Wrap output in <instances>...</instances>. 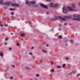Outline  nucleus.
<instances>
[{"label": "nucleus", "mask_w": 80, "mask_h": 80, "mask_svg": "<svg viewBox=\"0 0 80 80\" xmlns=\"http://www.w3.org/2000/svg\"><path fill=\"white\" fill-rule=\"evenodd\" d=\"M71 17L70 16H64L63 18H62L61 17H56L55 18H53L52 19V21H54L56 20H63V21H66L67 20V18H70Z\"/></svg>", "instance_id": "obj_1"}, {"label": "nucleus", "mask_w": 80, "mask_h": 80, "mask_svg": "<svg viewBox=\"0 0 80 80\" xmlns=\"http://www.w3.org/2000/svg\"><path fill=\"white\" fill-rule=\"evenodd\" d=\"M62 11L64 13H68V8L66 7H63Z\"/></svg>", "instance_id": "obj_2"}, {"label": "nucleus", "mask_w": 80, "mask_h": 80, "mask_svg": "<svg viewBox=\"0 0 80 80\" xmlns=\"http://www.w3.org/2000/svg\"><path fill=\"white\" fill-rule=\"evenodd\" d=\"M30 4L31 5H35V6H33L34 7H38V5H36V2L34 1H33L31 2H30Z\"/></svg>", "instance_id": "obj_3"}, {"label": "nucleus", "mask_w": 80, "mask_h": 80, "mask_svg": "<svg viewBox=\"0 0 80 80\" xmlns=\"http://www.w3.org/2000/svg\"><path fill=\"white\" fill-rule=\"evenodd\" d=\"M67 8L68 11H73L75 10V9L72 8V7L69 6V7H68Z\"/></svg>", "instance_id": "obj_4"}, {"label": "nucleus", "mask_w": 80, "mask_h": 80, "mask_svg": "<svg viewBox=\"0 0 80 80\" xmlns=\"http://www.w3.org/2000/svg\"><path fill=\"white\" fill-rule=\"evenodd\" d=\"M11 6H12L13 7H20V5H19V4L16 3H12L11 4Z\"/></svg>", "instance_id": "obj_5"}, {"label": "nucleus", "mask_w": 80, "mask_h": 80, "mask_svg": "<svg viewBox=\"0 0 80 80\" xmlns=\"http://www.w3.org/2000/svg\"><path fill=\"white\" fill-rule=\"evenodd\" d=\"M72 20H80V15H78V18H72Z\"/></svg>", "instance_id": "obj_6"}, {"label": "nucleus", "mask_w": 80, "mask_h": 80, "mask_svg": "<svg viewBox=\"0 0 80 80\" xmlns=\"http://www.w3.org/2000/svg\"><path fill=\"white\" fill-rule=\"evenodd\" d=\"M41 6L42 7H43V8H48V6H45L43 4H41Z\"/></svg>", "instance_id": "obj_7"}, {"label": "nucleus", "mask_w": 80, "mask_h": 80, "mask_svg": "<svg viewBox=\"0 0 80 80\" xmlns=\"http://www.w3.org/2000/svg\"><path fill=\"white\" fill-rule=\"evenodd\" d=\"M49 7H53V3L50 2L49 4Z\"/></svg>", "instance_id": "obj_8"}, {"label": "nucleus", "mask_w": 80, "mask_h": 80, "mask_svg": "<svg viewBox=\"0 0 80 80\" xmlns=\"http://www.w3.org/2000/svg\"><path fill=\"white\" fill-rule=\"evenodd\" d=\"M12 3L11 2H8L5 3V4L6 5H10Z\"/></svg>", "instance_id": "obj_9"}, {"label": "nucleus", "mask_w": 80, "mask_h": 80, "mask_svg": "<svg viewBox=\"0 0 80 80\" xmlns=\"http://www.w3.org/2000/svg\"><path fill=\"white\" fill-rule=\"evenodd\" d=\"M26 5H28V6H30V3L28 1H26L25 2Z\"/></svg>", "instance_id": "obj_10"}, {"label": "nucleus", "mask_w": 80, "mask_h": 80, "mask_svg": "<svg viewBox=\"0 0 80 80\" xmlns=\"http://www.w3.org/2000/svg\"><path fill=\"white\" fill-rule=\"evenodd\" d=\"M25 68L26 69V70H31L30 68H29L27 66H26L25 67Z\"/></svg>", "instance_id": "obj_11"}, {"label": "nucleus", "mask_w": 80, "mask_h": 80, "mask_svg": "<svg viewBox=\"0 0 80 80\" xmlns=\"http://www.w3.org/2000/svg\"><path fill=\"white\" fill-rule=\"evenodd\" d=\"M0 4H2V5H3L4 4L3 0H0Z\"/></svg>", "instance_id": "obj_12"}, {"label": "nucleus", "mask_w": 80, "mask_h": 80, "mask_svg": "<svg viewBox=\"0 0 80 80\" xmlns=\"http://www.w3.org/2000/svg\"><path fill=\"white\" fill-rule=\"evenodd\" d=\"M71 6L72 8H75L76 5L75 4H72L71 5Z\"/></svg>", "instance_id": "obj_13"}, {"label": "nucleus", "mask_w": 80, "mask_h": 80, "mask_svg": "<svg viewBox=\"0 0 80 80\" xmlns=\"http://www.w3.org/2000/svg\"><path fill=\"white\" fill-rule=\"evenodd\" d=\"M72 17L74 18H78V16L77 14H73Z\"/></svg>", "instance_id": "obj_14"}, {"label": "nucleus", "mask_w": 80, "mask_h": 80, "mask_svg": "<svg viewBox=\"0 0 80 80\" xmlns=\"http://www.w3.org/2000/svg\"><path fill=\"white\" fill-rule=\"evenodd\" d=\"M58 5L57 4H55L54 5H53V7L56 8L57 7H58Z\"/></svg>", "instance_id": "obj_15"}, {"label": "nucleus", "mask_w": 80, "mask_h": 80, "mask_svg": "<svg viewBox=\"0 0 80 80\" xmlns=\"http://www.w3.org/2000/svg\"><path fill=\"white\" fill-rule=\"evenodd\" d=\"M21 36L22 37H24L25 36V33H22L21 34Z\"/></svg>", "instance_id": "obj_16"}, {"label": "nucleus", "mask_w": 80, "mask_h": 80, "mask_svg": "<svg viewBox=\"0 0 80 80\" xmlns=\"http://www.w3.org/2000/svg\"><path fill=\"white\" fill-rule=\"evenodd\" d=\"M58 38H59V39H62V36L61 35L59 36H58Z\"/></svg>", "instance_id": "obj_17"}, {"label": "nucleus", "mask_w": 80, "mask_h": 80, "mask_svg": "<svg viewBox=\"0 0 80 80\" xmlns=\"http://www.w3.org/2000/svg\"><path fill=\"white\" fill-rule=\"evenodd\" d=\"M42 52H44V53H47V51H46L43 49H42Z\"/></svg>", "instance_id": "obj_18"}, {"label": "nucleus", "mask_w": 80, "mask_h": 80, "mask_svg": "<svg viewBox=\"0 0 80 80\" xmlns=\"http://www.w3.org/2000/svg\"><path fill=\"white\" fill-rule=\"evenodd\" d=\"M10 10H12V11H14L15 10V8H11L10 9Z\"/></svg>", "instance_id": "obj_19"}, {"label": "nucleus", "mask_w": 80, "mask_h": 80, "mask_svg": "<svg viewBox=\"0 0 80 80\" xmlns=\"http://www.w3.org/2000/svg\"><path fill=\"white\" fill-rule=\"evenodd\" d=\"M46 2H52V0H46Z\"/></svg>", "instance_id": "obj_20"}, {"label": "nucleus", "mask_w": 80, "mask_h": 80, "mask_svg": "<svg viewBox=\"0 0 80 80\" xmlns=\"http://www.w3.org/2000/svg\"><path fill=\"white\" fill-rule=\"evenodd\" d=\"M0 56L2 57H3V53H0Z\"/></svg>", "instance_id": "obj_21"}, {"label": "nucleus", "mask_w": 80, "mask_h": 80, "mask_svg": "<svg viewBox=\"0 0 80 80\" xmlns=\"http://www.w3.org/2000/svg\"><path fill=\"white\" fill-rule=\"evenodd\" d=\"M51 72H54V70L53 69H52L51 70Z\"/></svg>", "instance_id": "obj_22"}, {"label": "nucleus", "mask_w": 80, "mask_h": 80, "mask_svg": "<svg viewBox=\"0 0 80 80\" xmlns=\"http://www.w3.org/2000/svg\"><path fill=\"white\" fill-rule=\"evenodd\" d=\"M29 55H32L33 53L32 52H29Z\"/></svg>", "instance_id": "obj_23"}, {"label": "nucleus", "mask_w": 80, "mask_h": 80, "mask_svg": "<svg viewBox=\"0 0 80 80\" xmlns=\"http://www.w3.org/2000/svg\"><path fill=\"white\" fill-rule=\"evenodd\" d=\"M50 62L51 63V65L53 64V62L52 61H50Z\"/></svg>", "instance_id": "obj_24"}, {"label": "nucleus", "mask_w": 80, "mask_h": 80, "mask_svg": "<svg viewBox=\"0 0 80 80\" xmlns=\"http://www.w3.org/2000/svg\"><path fill=\"white\" fill-rule=\"evenodd\" d=\"M7 43H8L7 42H5L4 43L5 45H7Z\"/></svg>", "instance_id": "obj_25"}, {"label": "nucleus", "mask_w": 80, "mask_h": 80, "mask_svg": "<svg viewBox=\"0 0 80 80\" xmlns=\"http://www.w3.org/2000/svg\"><path fill=\"white\" fill-rule=\"evenodd\" d=\"M72 72H70L69 74V75H72Z\"/></svg>", "instance_id": "obj_26"}, {"label": "nucleus", "mask_w": 80, "mask_h": 80, "mask_svg": "<svg viewBox=\"0 0 80 80\" xmlns=\"http://www.w3.org/2000/svg\"><path fill=\"white\" fill-rule=\"evenodd\" d=\"M11 15H14V12H12Z\"/></svg>", "instance_id": "obj_27"}, {"label": "nucleus", "mask_w": 80, "mask_h": 80, "mask_svg": "<svg viewBox=\"0 0 80 80\" xmlns=\"http://www.w3.org/2000/svg\"><path fill=\"white\" fill-rule=\"evenodd\" d=\"M79 76H80V74H78L77 75V77H78Z\"/></svg>", "instance_id": "obj_28"}, {"label": "nucleus", "mask_w": 80, "mask_h": 80, "mask_svg": "<svg viewBox=\"0 0 80 80\" xmlns=\"http://www.w3.org/2000/svg\"><path fill=\"white\" fill-rule=\"evenodd\" d=\"M65 65H66V64H63L62 66L63 67H65Z\"/></svg>", "instance_id": "obj_29"}, {"label": "nucleus", "mask_w": 80, "mask_h": 80, "mask_svg": "<svg viewBox=\"0 0 80 80\" xmlns=\"http://www.w3.org/2000/svg\"><path fill=\"white\" fill-rule=\"evenodd\" d=\"M10 80H12L13 79V77H10Z\"/></svg>", "instance_id": "obj_30"}, {"label": "nucleus", "mask_w": 80, "mask_h": 80, "mask_svg": "<svg viewBox=\"0 0 80 80\" xmlns=\"http://www.w3.org/2000/svg\"><path fill=\"white\" fill-rule=\"evenodd\" d=\"M5 40H8V38H6L5 39Z\"/></svg>", "instance_id": "obj_31"}, {"label": "nucleus", "mask_w": 80, "mask_h": 80, "mask_svg": "<svg viewBox=\"0 0 80 80\" xmlns=\"http://www.w3.org/2000/svg\"><path fill=\"white\" fill-rule=\"evenodd\" d=\"M57 68H61V66H58L57 67Z\"/></svg>", "instance_id": "obj_32"}, {"label": "nucleus", "mask_w": 80, "mask_h": 80, "mask_svg": "<svg viewBox=\"0 0 80 80\" xmlns=\"http://www.w3.org/2000/svg\"><path fill=\"white\" fill-rule=\"evenodd\" d=\"M66 60H68V58H66Z\"/></svg>", "instance_id": "obj_33"}, {"label": "nucleus", "mask_w": 80, "mask_h": 80, "mask_svg": "<svg viewBox=\"0 0 80 80\" xmlns=\"http://www.w3.org/2000/svg\"><path fill=\"white\" fill-rule=\"evenodd\" d=\"M36 77H39V74H36Z\"/></svg>", "instance_id": "obj_34"}, {"label": "nucleus", "mask_w": 80, "mask_h": 80, "mask_svg": "<svg viewBox=\"0 0 80 80\" xmlns=\"http://www.w3.org/2000/svg\"><path fill=\"white\" fill-rule=\"evenodd\" d=\"M17 46H18L19 45V43H17V44H16Z\"/></svg>", "instance_id": "obj_35"}, {"label": "nucleus", "mask_w": 80, "mask_h": 80, "mask_svg": "<svg viewBox=\"0 0 80 80\" xmlns=\"http://www.w3.org/2000/svg\"><path fill=\"white\" fill-rule=\"evenodd\" d=\"M29 24H32V22H29Z\"/></svg>", "instance_id": "obj_36"}, {"label": "nucleus", "mask_w": 80, "mask_h": 80, "mask_svg": "<svg viewBox=\"0 0 80 80\" xmlns=\"http://www.w3.org/2000/svg\"><path fill=\"white\" fill-rule=\"evenodd\" d=\"M71 43H73V40H71Z\"/></svg>", "instance_id": "obj_37"}, {"label": "nucleus", "mask_w": 80, "mask_h": 80, "mask_svg": "<svg viewBox=\"0 0 80 80\" xmlns=\"http://www.w3.org/2000/svg\"><path fill=\"white\" fill-rule=\"evenodd\" d=\"M33 48H34V47H32L31 48L32 49H33Z\"/></svg>", "instance_id": "obj_38"}, {"label": "nucleus", "mask_w": 80, "mask_h": 80, "mask_svg": "<svg viewBox=\"0 0 80 80\" xmlns=\"http://www.w3.org/2000/svg\"><path fill=\"white\" fill-rule=\"evenodd\" d=\"M1 26L2 27H3V24H1Z\"/></svg>", "instance_id": "obj_39"}, {"label": "nucleus", "mask_w": 80, "mask_h": 80, "mask_svg": "<svg viewBox=\"0 0 80 80\" xmlns=\"http://www.w3.org/2000/svg\"><path fill=\"white\" fill-rule=\"evenodd\" d=\"M72 72V73H75V72Z\"/></svg>", "instance_id": "obj_40"}, {"label": "nucleus", "mask_w": 80, "mask_h": 80, "mask_svg": "<svg viewBox=\"0 0 80 80\" xmlns=\"http://www.w3.org/2000/svg\"><path fill=\"white\" fill-rule=\"evenodd\" d=\"M67 25V23H65V25Z\"/></svg>", "instance_id": "obj_41"}, {"label": "nucleus", "mask_w": 80, "mask_h": 80, "mask_svg": "<svg viewBox=\"0 0 80 80\" xmlns=\"http://www.w3.org/2000/svg\"><path fill=\"white\" fill-rule=\"evenodd\" d=\"M46 46H47V47H48V46H49V45H48V44H47L46 45Z\"/></svg>", "instance_id": "obj_42"}, {"label": "nucleus", "mask_w": 80, "mask_h": 80, "mask_svg": "<svg viewBox=\"0 0 80 80\" xmlns=\"http://www.w3.org/2000/svg\"><path fill=\"white\" fill-rule=\"evenodd\" d=\"M9 50H12V48H9Z\"/></svg>", "instance_id": "obj_43"}, {"label": "nucleus", "mask_w": 80, "mask_h": 80, "mask_svg": "<svg viewBox=\"0 0 80 80\" xmlns=\"http://www.w3.org/2000/svg\"><path fill=\"white\" fill-rule=\"evenodd\" d=\"M13 68H15V65H13Z\"/></svg>", "instance_id": "obj_44"}, {"label": "nucleus", "mask_w": 80, "mask_h": 80, "mask_svg": "<svg viewBox=\"0 0 80 80\" xmlns=\"http://www.w3.org/2000/svg\"><path fill=\"white\" fill-rule=\"evenodd\" d=\"M3 15H5V13H3Z\"/></svg>", "instance_id": "obj_45"}, {"label": "nucleus", "mask_w": 80, "mask_h": 80, "mask_svg": "<svg viewBox=\"0 0 80 80\" xmlns=\"http://www.w3.org/2000/svg\"><path fill=\"white\" fill-rule=\"evenodd\" d=\"M11 35H13V33H11Z\"/></svg>", "instance_id": "obj_46"}, {"label": "nucleus", "mask_w": 80, "mask_h": 80, "mask_svg": "<svg viewBox=\"0 0 80 80\" xmlns=\"http://www.w3.org/2000/svg\"><path fill=\"white\" fill-rule=\"evenodd\" d=\"M40 62H41V63H42V61L41 60H40Z\"/></svg>", "instance_id": "obj_47"}, {"label": "nucleus", "mask_w": 80, "mask_h": 80, "mask_svg": "<svg viewBox=\"0 0 80 80\" xmlns=\"http://www.w3.org/2000/svg\"><path fill=\"white\" fill-rule=\"evenodd\" d=\"M47 14H48L49 13V12H47Z\"/></svg>", "instance_id": "obj_48"}, {"label": "nucleus", "mask_w": 80, "mask_h": 80, "mask_svg": "<svg viewBox=\"0 0 80 80\" xmlns=\"http://www.w3.org/2000/svg\"><path fill=\"white\" fill-rule=\"evenodd\" d=\"M5 26V27L7 26V24H6Z\"/></svg>", "instance_id": "obj_49"}, {"label": "nucleus", "mask_w": 80, "mask_h": 80, "mask_svg": "<svg viewBox=\"0 0 80 80\" xmlns=\"http://www.w3.org/2000/svg\"><path fill=\"white\" fill-rule=\"evenodd\" d=\"M59 25L60 26H61V24H59Z\"/></svg>", "instance_id": "obj_50"}, {"label": "nucleus", "mask_w": 80, "mask_h": 80, "mask_svg": "<svg viewBox=\"0 0 80 80\" xmlns=\"http://www.w3.org/2000/svg\"><path fill=\"white\" fill-rule=\"evenodd\" d=\"M44 43H45V42H43V44Z\"/></svg>", "instance_id": "obj_51"}, {"label": "nucleus", "mask_w": 80, "mask_h": 80, "mask_svg": "<svg viewBox=\"0 0 80 80\" xmlns=\"http://www.w3.org/2000/svg\"><path fill=\"white\" fill-rule=\"evenodd\" d=\"M68 45V44H66V45Z\"/></svg>", "instance_id": "obj_52"}, {"label": "nucleus", "mask_w": 80, "mask_h": 80, "mask_svg": "<svg viewBox=\"0 0 80 80\" xmlns=\"http://www.w3.org/2000/svg\"><path fill=\"white\" fill-rule=\"evenodd\" d=\"M77 35V33L76 34V35Z\"/></svg>", "instance_id": "obj_53"}, {"label": "nucleus", "mask_w": 80, "mask_h": 80, "mask_svg": "<svg viewBox=\"0 0 80 80\" xmlns=\"http://www.w3.org/2000/svg\"><path fill=\"white\" fill-rule=\"evenodd\" d=\"M20 33H22V32L21 31L20 32Z\"/></svg>", "instance_id": "obj_54"}]
</instances>
